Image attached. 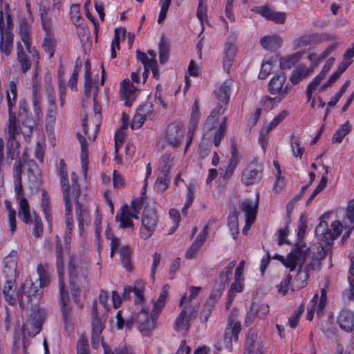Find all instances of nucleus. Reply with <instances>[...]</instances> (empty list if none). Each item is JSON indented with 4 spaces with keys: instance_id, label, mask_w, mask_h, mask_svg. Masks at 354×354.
I'll return each mask as SVG.
<instances>
[{
    "instance_id": "obj_18",
    "label": "nucleus",
    "mask_w": 354,
    "mask_h": 354,
    "mask_svg": "<svg viewBox=\"0 0 354 354\" xmlns=\"http://www.w3.org/2000/svg\"><path fill=\"white\" fill-rule=\"evenodd\" d=\"M20 160L21 161V169H24L26 171L29 182L34 187L39 186L40 184V171L36 162L32 160L27 159L26 151L24 152Z\"/></svg>"
},
{
    "instance_id": "obj_3",
    "label": "nucleus",
    "mask_w": 354,
    "mask_h": 354,
    "mask_svg": "<svg viewBox=\"0 0 354 354\" xmlns=\"http://www.w3.org/2000/svg\"><path fill=\"white\" fill-rule=\"evenodd\" d=\"M38 12L41 18L42 28L46 35L43 43V48L50 58L55 53L56 41L53 37V26L50 15V8L49 3L46 1H41L39 3Z\"/></svg>"
},
{
    "instance_id": "obj_45",
    "label": "nucleus",
    "mask_w": 354,
    "mask_h": 354,
    "mask_svg": "<svg viewBox=\"0 0 354 354\" xmlns=\"http://www.w3.org/2000/svg\"><path fill=\"white\" fill-rule=\"evenodd\" d=\"M37 271L39 275L40 286L45 287L48 286L50 281L48 266L39 264L37 266Z\"/></svg>"
},
{
    "instance_id": "obj_34",
    "label": "nucleus",
    "mask_w": 354,
    "mask_h": 354,
    "mask_svg": "<svg viewBox=\"0 0 354 354\" xmlns=\"http://www.w3.org/2000/svg\"><path fill=\"white\" fill-rule=\"evenodd\" d=\"M225 111V108L220 104L214 109L204 124V129L207 131H211L215 127L218 121L219 115H222Z\"/></svg>"
},
{
    "instance_id": "obj_63",
    "label": "nucleus",
    "mask_w": 354,
    "mask_h": 354,
    "mask_svg": "<svg viewBox=\"0 0 354 354\" xmlns=\"http://www.w3.org/2000/svg\"><path fill=\"white\" fill-rule=\"evenodd\" d=\"M241 156L239 154L236 146L234 145L231 147V158L229 165L232 167H236L241 161Z\"/></svg>"
},
{
    "instance_id": "obj_29",
    "label": "nucleus",
    "mask_w": 354,
    "mask_h": 354,
    "mask_svg": "<svg viewBox=\"0 0 354 354\" xmlns=\"http://www.w3.org/2000/svg\"><path fill=\"white\" fill-rule=\"evenodd\" d=\"M200 115L201 114H200V111H199V106H198V102H197V101H195V102L192 106V109L191 118H190L189 129H188V131H187L189 141L187 143L185 150H187V149L188 148V147L191 142V140L192 139L194 132L198 126L199 119H200Z\"/></svg>"
},
{
    "instance_id": "obj_53",
    "label": "nucleus",
    "mask_w": 354,
    "mask_h": 354,
    "mask_svg": "<svg viewBox=\"0 0 354 354\" xmlns=\"http://www.w3.org/2000/svg\"><path fill=\"white\" fill-rule=\"evenodd\" d=\"M252 310L256 313L257 317L260 319L264 318L269 313V306L265 304L252 303L251 305Z\"/></svg>"
},
{
    "instance_id": "obj_14",
    "label": "nucleus",
    "mask_w": 354,
    "mask_h": 354,
    "mask_svg": "<svg viewBox=\"0 0 354 354\" xmlns=\"http://www.w3.org/2000/svg\"><path fill=\"white\" fill-rule=\"evenodd\" d=\"M69 276L71 286L72 295L75 302H77V294L79 292L78 284H84L87 283L88 270L86 268L77 267L70 263Z\"/></svg>"
},
{
    "instance_id": "obj_56",
    "label": "nucleus",
    "mask_w": 354,
    "mask_h": 354,
    "mask_svg": "<svg viewBox=\"0 0 354 354\" xmlns=\"http://www.w3.org/2000/svg\"><path fill=\"white\" fill-rule=\"evenodd\" d=\"M281 101L277 100V97H271L264 96L261 99V104L264 110L270 111L273 109Z\"/></svg>"
},
{
    "instance_id": "obj_23",
    "label": "nucleus",
    "mask_w": 354,
    "mask_h": 354,
    "mask_svg": "<svg viewBox=\"0 0 354 354\" xmlns=\"http://www.w3.org/2000/svg\"><path fill=\"white\" fill-rule=\"evenodd\" d=\"M3 278L17 279V253L15 251L4 258Z\"/></svg>"
},
{
    "instance_id": "obj_26",
    "label": "nucleus",
    "mask_w": 354,
    "mask_h": 354,
    "mask_svg": "<svg viewBox=\"0 0 354 354\" xmlns=\"http://www.w3.org/2000/svg\"><path fill=\"white\" fill-rule=\"evenodd\" d=\"M59 176L60 177V185L63 193V200L69 201L70 198V185L68 179V172L66 165L63 159L59 161Z\"/></svg>"
},
{
    "instance_id": "obj_42",
    "label": "nucleus",
    "mask_w": 354,
    "mask_h": 354,
    "mask_svg": "<svg viewBox=\"0 0 354 354\" xmlns=\"http://www.w3.org/2000/svg\"><path fill=\"white\" fill-rule=\"evenodd\" d=\"M236 266V261H232L228 263V265L222 270L221 272L218 279L216 282L218 284H222L225 287V285L229 283L230 277L232 274V270Z\"/></svg>"
},
{
    "instance_id": "obj_19",
    "label": "nucleus",
    "mask_w": 354,
    "mask_h": 354,
    "mask_svg": "<svg viewBox=\"0 0 354 354\" xmlns=\"http://www.w3.org/2000/svg\"><path fill=\"white\" fill-rule=\"evenodd\" d=\"M241 326L239 321L234 322L232 319H228L223 338V346L227 350L230 351L232 348V342L238 341Z\"/></svg>"
},
{
    "instance_id": "obj_9",
    "label": "nucleus",
    "mask_w": 354,
    "mask_h": 354,
    "mask_svg": "<svg viewBox=\"0 0 354 354\" xmlns=\"http://www.w3.org/2000/svg\"><path fill=\"white\" fill-rule=\"evenodd\" d=\"M308 250H301L299 243H297L295 248L286 258L279 254H275L273 258L279 260L284 266L289 268L290 271H293L297 265L305 262Z\"/></svg>"
},
{
    "instance_id": "obj_8",
    "label": "nucleus",
    "mask_w": 354,
    "mask_h": 354,
    "mask_svg": "<svg viewBox=\"0 0 354 354\" xmlns=\"http://www.w3.org/2000/svg\"><path fill=\"white\" fill-rule=\"evenodd\" d=\"M158 223V217L156 211L146 207L142 215V225L140 229V236L143 240H147L154 233Z\"/></svg>"
},
{
    "instance_id": "obj_62",
    "label": "nucleus",
    "mask_w": 354,
    "mask_h": 354,
    "mask_svg": "<svg viewBox=\"0 0 354 354\" xmlns=\"http://www.w3.org/2000/svg\"><path fill=\"white\" fill-rule=\"evenodd\" d=\"M330 253L331 249L329 245H326V246H324L322 243H320L317 246V252L313 255L322 261L328 254Z\"/></svg>"
},
{
    "instance_id": "obj_32",
    "label": "nucleus",
    "mask_w": 354,
    "mask_h": 354,
    "mask_svg": "<svg viewBox=\"0 0 354 354\" xmlns=\"http://www.w3.org/2000/svg\"><path fill=\"white\" fill-rule=\"evenodd\" d=\"M304 263L300 265H297L299 267V270L291 283L292 290L301 289L304 288L307 284L308 272L303 268Z\"/></svg>"
},
{
    "instance_id": "obj_46",
    "label": "nucleus",
    "mask_w": 354,
    "mask_h": 354,
    "mask_svg": "<svg viewBox=\"0 0 354 354\" xmlns=\"http://www.w3.org/2000/svg\"><path fill=\"white\" fill-rule=\"evenodd\" d=\"M120 255L121 262L124 268L127 270H131L132 268L131 266V252L128 246H122L119 250Z\"/></svg>"
},
{
    "instance_id": "obj_49",
    "label": "nucleus",
    "mask_w": 354,
    "mask_h": 354,
    "mask_svg": "<svg viewBox=\"0 0 354 354\" xmlns=\"http://www.w3.org/2000/svg\"><path fill=\"white\" fill-rule=\"evenodd\" d=\"M227 131V118L224 117L223 121L220 123L218 129L216 131L214 143L216 147H218L221 140L223 139Z\"/></svg>"
},
{
    "instance_id": "obj_30",
    "label": "nucleus",
    "mask_w": 354,
    "mask_h": 354,
    "mask_svg": "<svg viewBox=\"0 0 354 354\" xmlns=\"http://www.w3.org/2000/svg\"><path fill=\"white\" fill-rule=\"evenodd\" d=\"M313 72V67H307L299 65L296 67L290 77V81L293 85L297 84L303 80L307 78Z\"/></svg>"
},
{
    "instance_id": "obj_24",
    "label": "nucleus",
    "mask_w": 354,
    "mask_h": 354,
    "mask_svg": "<svg viewBox=\"0 0 354 354\" xmlns=\"http://www.w3.org/2000/svg\"><path fill=\"white\" fill-rule=\"evenodd\" d=\"M75 214L78 223L80 234L83 232L85 226L90 223V215L87 207L78 201V198H75Z\"/></svg>"
},
{
    "instance_id": "obj_57",
    "label": "nucleus",
    "mask_w": 354,
    "mask_h": 354,
    "mask_svg": "<svg viewBox=\"0 0 354 354\" xmlns=\"http://www.w3.org/2000/svg\"><path fill=\"white\" fill-rule=\"evenodd\" d=\"M170 180L167 174H164L162 176H159L155 183L156 189L159 192H164L169 184Z\"/></svg>"
},
{
    "instance_id": "obj_36",
    "label": "nucleus",
    "mask_w": 354,
    "mask_h": 354,
    "mask_svg": "<svg viewBox=\"0 0 354 354\" xmlns=\"http://www.w3.org/2000/svg\"><path fill=\"white\" fill-rule=\"evenodd\" d=\"M260 43L263 48L273 51L281 46L283 40L278 35H267L261 39Z\"/></svg>"
},
{
    "instance_id": "obj_25",
    "label": "nucleus",
    "mask_w": 354,
    "mask_h": 354,
    "mask_svg": "<svg viewBox=\"0 0 354 354\" xmlns=\"http://www.w3.org/2000/svg\"><path fill=\"white\" fill-rule=\"evenodd\" d=\"M144 288L145 283L141 280L136 281L133 287L127 286L124 288L122 297L129 299L131 293L133 292L136 296L135 303L141 304L144 301Z\"/></svg>"
},
{
    "instance_id": "obj_61",
    "label": "nucleus",
    "mask_w": 354,
    "mask_h": 354,
    "mask_svg": "<svg viewBox=\"0 0 354 354\" xmlns=\"http://www.w3.org/2000/svg\"><path fill=\"white\" fill-rule=\"evenodd\" d=\"M354 57V42L352 44V46L348 48L344 55L343 60L340 63L346 68H348L353 62V57Z\"/></svg>"
},
{
    "instance_id": "obj_41",
    "label": "nucleus",
    "mask_w": 354,
    "mask_h": 354,
    "mask_svg": "<svg viewBox=\"0 0 354 354\" xmlns=\"http://www.w3.org/2000/svg\"><path fill=\"white\" fill-rule=\"evenodd\" d=\"M41 206L42 211L45 215V218L47 221L48 227L51 228L53 226V217L51 214V208L50 205V201L47 196V193L45 190H42V198Z\"/></svg>"
},
{
    "instance_id": "obj_13",
    "label": "nucleus",
    "mask_w": 354,
    "mask_h": 354,
    "mask_svg": "<svg viewBox=\"0 0 354 354\" xmlns=\"http://www.w3.org/2000/svg\"><path fill=\"white\" fill-rule=\"evenodd\" d=\"M286 76L283 73L274 75L269 82L268 91L272 95H278L277 100L281 101L292 89L288 84L285 85Z\"/></svg>"
},
{
    "instance_id": "obj_20",
    "label": "nucleus",
    "mask_w": 354,
    "mask_h": 354,
    "mask_svg": "<svg viewBox=\"0 0 354 354\" xmlns=\"http://www.w3.org/2000/svg\"><path fill=\"white\" fill-rule=\"evenodd\" d=\"M259 194H257L254 201L245 199L240 204V209L245 214L246 225H248V227H250L251 225L255 221L259 207Z\"/></svg>"
},
{
    "instance_id": "obj_33",
    "label": "nucleus",
    "mask_w": 354,
    "mask_h": 354,
    "mask_svg": "<svg viewBox=\"0 0 354 354\" xmlns=\"http://www.w3.org/2000/svg\"><path fill=\"white\" fill-rule=\"evenodd\" d=\"M16 285V279L4 278V285L3 288V294L6 302L10 305H14L16 299L14 297V292Z\"/></svg>"
},
{
    "instance_id": "obj_52",
    "label": "nucleus",
    "mask_w": 354,
    "mask_h": 354,
    "mask_svg": "<svg viewBox=\"0 0 354 354\" xmlns=\"http://www.w3.org/2000/svg\"><path fill=\"white\" fill-rule=\"evenodd\" d=\"M201 290V287L191 286L189 287V291H190L189 296L187 297V295H184L180 299V306H190L189 303L191 302V301L192 299H194L197 297Z\"/></svg>"
},
{
    "instance_id": "obj_38",
    "label": "nucleus",
    "mask_w": 354,
    "mask_h": 354,
    "mask_svg": "<svg viewBox=\"0 0 354 354\" xmlns=\"http://www.w3.org/2000/svg\"><path fill=\"white\" fill-rule=\"evenodd\" d=\"M236 48L232 43H227L225 47V54L223 57V68L227 72L232 65V62L236 54Z\"/></svg>"
},
{
    "instance_id": "obj_51",
    "label": "nucleus",
    "mask_w": 354,
    "mask_h": 354,
    "mask_svg": "<svg viewBox=\"0 0 354 354\" xmlns=\"http://www.w3.org/2000/svg\"><path fill=\"white\" fill-rule=\"evenodd\" d=\"M350 126L348 122L342 125L339 129L333 134L332 138L333 142L340 143L348 133Z\"/></svg>"
},
{
    "instance_id": "obj_58",
    "label": "nucleus",
    "mask_w": 354,
    "mask_h": 354,
    "mask_svg": "<svg viewBox=\"0 0 354 354\" xmlns=\"http://www.w3.org/2000/svg\"><path fill=\"white\" fill-rule=\"evenodd\" d=\"M104 354H133L131 348L127 346L116 348L112 351L109 346H104Z\"/></svg>"
},
{
    "instance_id": "obj_50",
    "label": "nucleus",
    "mask_w": 354,
    "mask_h": 354,
    "mask_svg": "<svg viewBox=\"0 0 354 354\" xmlns=\"http://www.w3.org/2000/svg\"><path fill=\"white\" fill-rule=\"evenodd\" d=\"M225 287L223 285L218 284V282H216L214 287L206 302L209 304L212 303L213 306H214L216 301L222 296Z\"/></svg>"
},
{
    "instance_id": "obj_64",
    "label": "nucleus",
    "mask_w": 354,
    "mask_h": 354,
    "mask_svg": "<svg viewBox=\"0 0 354 354\" xmlns=\"http://www.w3.org/2000/svg\"><path fill=\"white\" fill-rule=\"evenodd\" d=\"M146 120V117L138 113L135 114V115L133 118L131 127L132 129H140L144 124L145 121Z\"/></svg>"
},
{
    "instance_id": "obj_10",
    "label": "nucleus",
    "mask_w": 354,
    "mask_h": 354,
    "mask_svg": "<svg viewBox=\"0 0 354 354\" xmlns=\"http://www.w3.org/2000/svg\"><path fill=\"white\" fill-rule=\"evenodd\" d=\"M183 308L176 317L174 328L176 331L186 333L189 329L192 322L197 316L198 307L183 306Z\"/></svg>"
},
{
    "instance_id": "obj_55",
    "label": "nucleus",
    "mask_w": 354,
    "mask_h": 354,
    "mask_svg": "<svg viewBox=\"0 0 354 354\" xmlns=\"http://www.w3.org/2000/svg\"><path fill=\"white\" fill-rule=\"evenodd\" d=\"M31 224H33L34 225L33 235L35 236V237L41 236L43 233V224L40 217L37 214H36V213H34V218L32 219L31 218ZM29 225H30V223Z\"/></svg>"
},
{
    "instance_id": "obj_5",
    "label": "nucleus",
    "mask_w": 354,
    "mask_h": 354,
    "mask_svg": "<svg viewBox=\"0 0 354 354\" xmlns=\"http://www.w3.org/2000/svg\"><path fill=\"white\" fill-rule=\"evenodd\" d=\"M16 53L17 60L23 74H26L31 68L32 63L39 64L40 59L39 52L32 45L24 46L21 41H17Z\"/></svg>"
},
{
    "instance_id": "obj_1",
    "label": "nucleus",
    "mask_w": 354,
    "mask_h": 354,
    "mask_svg": "<svg viewBox=\"0 0 354 354\" xmlns=\"http://www.w3.org/2000/svg\"><path fill=\"white\" fill-rule=\"evenodd\" d=\"M33 133V126L28 122H21L16 116L8 117L4 129L6 141L7 156L12 160H17L20 154L21 138L29 142Z\"/></svg>"
},
{
    "instance_id": "obj_21",
    "label": "nucleus",
    "mask_w": 354,
    "mask_h": 354,
    "mask_svg": "<svg viewBox=\"0 0 354 354\" xmlns=\"http://www.w3.org/2000/svg\"><path fill=\"white\" fill-rule=\"evenodd\" d=\"M31 102L35 121L37 122H41L43 120V111L41 107L42 95L41 92V85L37 82H35L32 87Z\"/></svg>"
},
{
    "instance_id": "obj_48",
    "label": "nucleus",
    "mask_w": 354,
    "mask_h": 354,
    "mask_svg": "<svg viewBox=\"0 0 354 354\" xmlns=\"http://www.w3.org/2000/svg\"><path fill=\"white\" fill-rule=\"evenodd\" d=\"M291 148L293 156L301 159L304 152V147L301 146L300 138L294 135L291 136Z\"/></svg>"
},
{
    "instance_id": "obj_2",
    "label": "nucleus",
    "mask_w": 354,
    "mask_h": 354,
    "mask_svg": "<svg viewBox=\"0 0 354 354\" xmlns=\"http://www.w3.org/2000/svg\"><path fill=\"white\" fill-rule=\"evenodd\" d=\"M63 249L60 240L56 243V257H57V270L59 276V286L60 293L61 308L62 312L63 319L66 324V328L72 326V312L71 306L69 304V298L67 292L64 290V261L62 258Z\"/></svg>"
},
{
    "instance_id": "obj_60",
    "label": "nucleus",
    "mask_w": 354,
    "mask_h": 354,
    "mask_svg": "<svg viewBox=\"0 0 354 354\" xmlns=\"http://www.w3.org/2000/svg\"><path fill=\"white\" fill-rule=\"evenodd\" d=\"M77 354H90L87 339L81 337L77 343Z\"/></svg>"
},
{
    "instance_id": "obj_27",
    "label": "nucleus",
    "mask_w": 354,
    "mask_h": 354,
    "mask_svg": "<svg viewBox=\"0 0 354 354\" xmlns=\"http://www.w3.org/2000/svg\"><path fill=\"white\" fill-rule=\"evenodd\" d=\"M337 321L339 327L346 332H351L354 328V313L351 310H341Z\"/></svg>"
},
{
    "instance_id": "obj_37",
    "label": "nucleus",
    "mask_w": 354,
    "mask_h": 354,
    "mask_svg": "<svg viewBox=\"0 0 354 354\" xmlns=\"http://www.w3.org/2000/svg\"><path fill=\"white\" fill-rule=\"evenodd\" d=\"M41 322L35 317L23 325L22 330L24 335L34 337L40 333L41 330Z\"/></svg>"
},
{
    "instance_id": "obj_22",
    "label": "nucleus",
    "mask_w": 354,
    "mask_h": 354,
    "mask_svg": "<svg viewBox=\"0 0 354 354\" xmlns=\"http://www.w3.org/2000/svg\"><path fill=\"white\" fill-rule=\"evenodd\" d=\"M136 88L129 79H124L120 84V94L122 100L127 106H131L136 99Z\"/></svg>"
},
{
    "instance_id": "obj_59",
    "label": "nucleus",
    "mask_w": 354,
    "mask_h": 354,
    "mask_svg": "<svg viewBox=\"0 0 354 354\" xmlns=\"http://www.w3.org/2000/svg\"><path fill=\"white\" fill-rule=\"evenodd\" d=\"M288 115V111L286 110L282 111L279 113L268 124V131H271L277 127Z\"/></svg>"
},
{
    "instance_id": "obj_12",
    "label": "nucleus",
    "mask_w": 354,
    "mask_h": 354,
    "mask_svg": "<svg viewBox=\"0 0 354 354\" xmlns=\"http://www.w3.org/2000/svg\"><path fill=\"white\" fill-rule=\"evenodd\" d=\"M97 302L95 300L93 304V318L91 321V344L93 348L97 349L100 346H106L103 342L101 333L105 326V321H102L97 315L96 310Z\"/></svg>"
},
{
    "instance_id": "obj_16",
    "label": "nucleus",
    "mask_w": 354,
    "mask_h": 354,
    "mask_svg": "<svg viewBox=\"0 0 354 354\" xmlns=\"http://www.w3.org/2000/svg\"><path fill=\"white\" fill-rule=\"evenodd\" d=\"M332 39H335V35L330 36L327 34H320L317 32L304 34L293 40L292 46L294 49H297L308 45L315 44Z\"/></svg>"
},
{
    "instance_id": "obj_28",
    "label": "nucleus",
    "mask_w": 354,
    "mask_h": 354,
    "mask_svg": "<svg viewBox=\"0 0 354 354\" xmlns=\"http://www.w3.org/2000/svg\"><path fill=\"white\" fill-rule=\"evenodd\" d=\"M13 32H0V53L6 57L10 56L13 50Z\"/></svg>"
},
{
    "instance_id": "obj_44",
    "label": "nucleus",
    "mask_w": 354,
    "mask_h": 354,
    "mask_svg": "<svg viewBox=\"0 0 354 354\" xmlns=\"http://www.w3.org/2000/svg\"><path fill=\"white\" fill-rule=\"evenodd\" d=\"M238 216V212L236 210H234L230 213L227 220V225L234 239H236V235L239 232Z\"/></svg>"
},
{
    "instance_id": "obj_11",
    "label": "nucleus",
    "mask_w": 354,
    "mask_h": 354,
    "mask_svg": "<svg viewBox=\"0 0 354 354\" xmlns=\"http://www.w3.org/2000/svg\"><path fill=\"white\" fill-rule=\"evenodd\" d=\"M153 313L149 315V310L142 308L136 315L135 323L138 330L143 336H149L156 327V320Z\"/></svg>"
},
{
    "instance_id": "obj_40",
    "label": "nucleus",
    "mask_w": 354,
    "mask_h": 354,
    "mask_svg": "<svg viewBox=\"0 0 354 354\" xmlns=\"http://www.w3.org/2000/svg\"><path fill=\"white\" fill-rule=\"evenodd\" d=\"M232 85V81L227 80L221 86L217 92V97L221 102L227 104L229 102Z\"/></svg>"
},
{
    "instance_id": "obj_35",
    "label": "nucleus",
    "mask_w": 354,
    "mask_h": 354,
    "mask_svg": "<svg viewBox=\"0 0 354 354\" xmlns=\"http://www.w3.org/2000/svg\"><path fill=\"white\" fill-rule=\"evenodd\" d=\"M65 205V218H66V232H65V241H68L71 239V236L73 231V212L72 205L71 200L64 201Z\"/></svg>"
},
{
    "instance_id": "obj_54",
    "label": "nucleus",
    "mask_w": 354,
    "mask_h": 354,
    "mask_svg": "<svg viewBox=\"0 0 354 354\" xmlns=\"http://www.w3.org/2000/svg\"><path fill=\"white\" fill-rule=\"evenodd\" d=\"M169 46L165 41L163 39L160 41L159 44V57L160 63L164 64L167 62L169 58Z\"/></svg>"
},
{
    "instance_id": "obj_15",
    "label": "nucleus",
    "mask_w": 354,
    "mask_h": 354,
    "mask_svg": "<svg viewBox=\"0 0 354 354\" xmlns=\"http://www.w3.org/2000/svg\"><path fill=\"white\" fill-rule=\"evenodd\" d=\"M38 289L35 286L32 280L27 277L25 281L21 285L17 296L19 304L21 308L31 303L32 297L36 296Z\"/></svg>"
},
{
    "instance_id": "obj_39",
    "label": "nucleus",
    "mask_w": 354,
    "mask_h": 354,
    "mask_svg": "<svg viewBox=\"0 0 354 354\" xmlns=\"http://www.w3.org/2000/svg\"><path fill=\"white\" fill-rule=\"evenodd\" d=\"M19 35L21 42L24 46L32 45L30 27L26 19H21L19 22Z\"/></svg>"
},
{
    "instance_id": "obj_17",
    "label": "nucleus",
    "mask_w": 354,
    "mask_h": 354,
    "mask_svg": "<svg viewBox=\"0 0 354 354\" xmlns=\"http://www.w3.org/2000/svg\"><path fill=\"white\" fill-rule=\"evenodd\" d=\"M165 138L169 145L178 147L184 138L183 124L178 122L169 124L166 129Z\"/></svg>"
},
{
    "instance_id": "obj_43",
    "label": "nucleus",
    "mask_w": 354,
    "mask_h": 354,
    "mask_svg": "<svg viewBox=\"0 0 354 354\" xmlns=\"http://www.w3.org/2000/svg\"><path fill=\"white\" fill-rule=\"evenodd\" d=\"M57 114V106L48 107L46 114V129L47 131H52L55 124Z\"/></svg>"
},
{
    "instance_id": "obj_7",
    "label": "nucleus",
    "mask_w": 354,
    "mask_h": 354,
    "mask_svg": "<svg viewBox=\"0 0 354 354\" xmlns=\"http://www.w3.org/2000/svg\"><path fill=\"white\" fill-rule=\"evenodd\" d=\"M263 163L260 158H254L243 171L242 183L246 186L259 183L263 178Z\"/></svg>"
},
{
    "instance_id": "obj_31",
    "label": "nucleus",
    "mask_w": 354,
    "mask_h": 354,
    "mask_svg": "<svg viewBox=\"0 0 354 354\" xmlns=\"http://www.w3.org/2000/svg\"><path fill=\"white\" fill-rule=\"evenodd\" d=\"M304 53L305 50H299L281 57L279 59L280 68L282 70L290 69L301 59Z\"/></svg>"
},
{
    "instance_id": "obj_4",
    "label": "nucleus",
    "mask_w": 354,
    "mask_h": 354,
    "mask_svg": "<svg viewBox=\"0 0 354 354\" xmlns=\"http://www.w3.org/2000/svg\"><path fill=\"white\" fill-rule=\"evenodd\" d=\"M13 178L16 198L19 205V216L25 223L30 224L32 223L30 208L23 192L21 160H16L15 163Z\"/></svg>"
},
{
    "instance_id": "obj_6",
    "label": "nucleus",
    "mask_w": 354,
    "mask_h": 354,
    "mask_svg": "<svg viewBox=\"0 0 354 354\" xmlns=\"http://www.w3.org/2000/svg\"><path fill=\"white\" fill-rule=\"evenodd\" d=\"M342 230V225L339 221H333L330 229L328 228L326 221H321L315 228V235L320 242L330 246L341 234Z\"/></svg>"
},
{
    "instance_id": "obj_47",
    "label": "nucleus",
    "mask_w": 354,
    "mask_h": 354,
    "mask_svg": "<svg viewBox=\"0 0 354 354\" xmlns=\"http://www.w3.org/2000/svg\"><path fill=\"white\" fill-rule=\"evenodd\" d=\"M84 71V94L86 97H88L92 88L91 64L88 62L85 63Z\"/></svg>"
}]
</instances>
